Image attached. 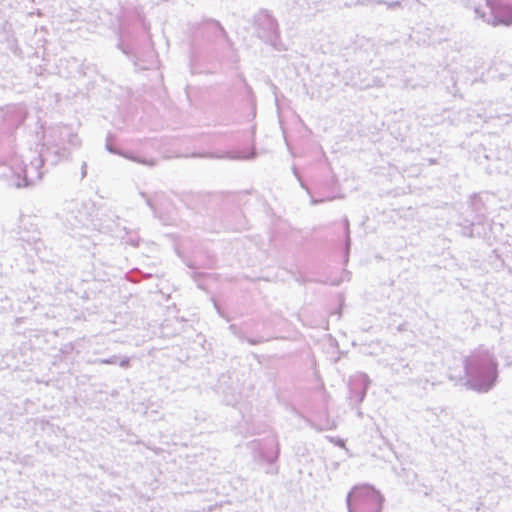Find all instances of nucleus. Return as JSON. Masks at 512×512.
<instances>
[{
    "instance_id": "b1692460",
    "label": "nucleus",
    "mask_w": 512,
    "mask_h": 512,
    "mask_svg": "<svg viewBox=\"0 0 512 512\" xmlns=\"http://www.w3.org/2000/svg\"><path fill=\"white\" fill-rule=\"evenodd\" d=\"M164 236H165V237H167V238H169V239H171V240L174 242V251H175V253H176L180 258L185 257V256L182 254V252L180 251V248H179V246H178V244H177V241H178V239H179V235L174 234V233H167V234H165Z\"/></svg>"
},
{
    "instance_id": "0eeeda50",
    "label": "nucleus",
    "mask_w": 512,
    "mask_h": 512,
    "mask_svg": "<svg viewBox=\"0 0 512 512\" xmlns=\"http://www.w3.org/2000/svg\"><path fill=\"white\" fill-rule=\"evenodd\" d=\"M249 447L252 450L254 463L263 468L267 475H277L279 473L281 445L276 438L255 439L249 443Z\"/></svg>"
},
{
    "instance_id": "f257e3e1",
    "label": "nucleus",
    "mask_w": 512,
    "mask_h": 512,
    "mask_svg": "<svg viewBox=\"0 0 512 512\" xmlns=\"http://www.w3.org/2000/svg\"><path fill=\"white\" fill-rule=\"evenodd\" d=\"M239 62L235 42L219 20L206 17L194 25L189 55L192 74L216 73L224 65L238 69Z\"/></svg>"
},
{
    "instance_id": "412c9836",
    "label": "nucleus",
    "mask_w": 512,
    "mask_h": 512,
    "mask_svg": "<svg viewBox=\"0 0 512 512\" xmlns=\"http://www.w3.org/2000/svg\"><path fill=\"white\" fill-rule=\"evenodd\" d=\"M190 276L194 280V282L197 283L198 288L202 290L205 289V286L202 282L208 277V273L193 271L192 273H190Z\"/></svg>"
},
{
    "instance_id": "f8f14e48",
    "label": "nucleus",
    "mask_w": 512,
    "mask_h": 512,
    "mask_svg": "<svg viewBox=\"0 0 512 512\" xmlns=\"http://www.w3.org/2000/svg\"><path fill=\"white\" fill-rule=\"evenodd\" d=\"M160 140L157 138L145 139L141 142L139 149L130 148V161L153 167L157 164L160 152Z\"/></svg>"
},
{
    "instance_id": "c03bdc74",
    "label": "nucleus",
    "mask_w": 512,
    "mask_h": 512,
    "mask_svg": "<svg viewBox=\"0 0 512 512\" xmlns=\"http://www.w3.org/2000/svg\"><path fill=\"white\" fill-rule=\"evenodd\" d=\"M435 162H436L435 160H432V159L430 160L431 164H434Z\"/></svg>"
},
{
    "instance_id": "393cba45",
    "label": "nucleus",
    "mask_w": 512,
    "mask_h": 512,
    "mask_svg": "<svg viewBox=\"0 0 512 512\" xmlns=\"http://www.w3.org/2000/svg\"><path fill=\"white\" fill-rule=\"evenodd\" d=\"M239 339L241 341H246L247 343H249L250 345H258L260 343H263L264 342V339L262 337H248L246 335H239Z\"/></svg>"
},
{
    "instance_id": "9b49d317",
    "label": "nucleus",
    "mask_w": 512,
    "mask_h": 512,
    "mask_svg": "<svg viewBox=\"0 0 512 512\" xmlns=\"http://www.w3.org/2000/svg\"><path fill=\"white\" fill-rule=\"evenodd\" d=\"M139 29L143 34L145 41H150V24L146 21V18L142 12L138 9H130V29ZM130 61H133V65L136 71L148 69L147 62L145 60H139L133 52L132 44V31L130 30Z\"/></svg>"
},
{
    "instance_id": "6e6552de",
    "label": "nucleus",
    "mask_w": 512,
    "mask_h": 512,
    "mask_svg": "<svg viewBox=\"0 0 512 512\" xmlns=\"http://www.w3.org/2000/svg\"><path fill=\"white\" fill-rule=\"evenodd\" d=\"M486 10L475 8L476 15L493 26H512V0H485Z\"/></svg>"
},
{
    "instance_id": "f3484780",
    "label": "nucleus",
    "mask_w": 512,
    "mask_h": 512,
    "mask_svg": "<svg viewBox=\"0 0 512 512\" xmlns=\"http://www.w3.org/2000/svg\"><path fill=\"white\" fill-rule=\"evenodd\" d=\"M493 255H490V258L494 256L495 261H492L491 263L497 267V268H504L508 267L509 270H511L509 264L507 263L508 260L512 259V251H508L506 254L500 253L498 249H494L492 251Z\"/></svg>"
},
{
    "instance_id": "f704fd0d",
    "label": "nucleus",
    "mask_w": 512,
    "mask_h": 512,
    "mask_svg": "<svg viewBox=\"0 0 512 512\" xmlns=\"http://www.w3.org/2000/svg\"><path fill=\"white\" fill-rule=\"evenodd\" d=\"M423 487L426 488V490L424 491V496L425 497H430V498H433V494H434V489L432 487L428 488L426 485L423 484Z\"/></svg>"
},
{
    "instance_id": "39448f33",
    "label": "nucleus",
    "mask_w": 512,
    "mask_h": 512,
    "mask_svg": "<svg viewBox=\"0 0 512 512\" xmlns=\"http://www.w3.org/2000/svg\"><path fill=\"white\" fill-rule=\"evenodd\" d=\"M385 495L369 482L354 484L346 494L347 512H383Z\"/></svg>"
},
{
    "instance_id": "e433bc0d",
    "label": "nucleus",
    "mask_w": 512,
    "mask_h": 512,
    "mask_svg": "<svg viewBox=\"0 0 512 512\" xmlns=\"http://www.w3.org/2000/svg\"><path fill=\"white\" fill-rule=\"evenodd\" d=\"M129 243H130V246L139 247L140 239L134 240L132 235L130 234Z\"/></svg>"
},
{
    "instance_id": "6ab92c4d",
    "label": "nucleus",
    "mask_w": 512,
    "mask_h": 512,
    "mask_svg": "<svg viewBox=\"0 0 512 512\" xmlns=\"http://www.w3.org/2000/svg\"><path fill=\"white\" fill-rule=\"evenodd\" d=\"M225 157L229 159H253L256 157V153L254 150H250L249 152L228 151Z\"/></svg>"
},
{
    "instance_id": "dca6fc26",
    "label": "nucleus",
    "mask_w": 512,
    "mask_h": 512,
    "mask_svg": "<svg viewBox=\"0 0 512 512\" xmlns=\"http://www.w3.org/2000/svg\"><path fill=\"white\" fill-rule=\"evenodd\" d=\"M138 195L141 198H143L145 204L153 211L154 217L158 218L163 225H167V226H177L178 225L176 218H173L171 216L164 215V214H159L157 212L153 198L151 196H149L147 193L142 192V191H139Z\"/></svg>"
},
{
    "instance_id": "7c9ffc66",
    "label": "nucleus",
    "mask_w": 512,
    "mask_h": 512,
    "mask_svg": "<svg viewBox=\"0 0 512 512\" xmlns=\"http://www.w3.org/2000/svg\"><path fill=\"white\" fill-rule=\"evenodd\" d=\"M283 136H284V139H285V143H286L287 149L289 150V152L291 153V155H292L293 157H297V156H299V154L295 151V149H294V147L292 146V144L290 143V141L287 139L286 134H285V131H283Z\"/></svg>"
},
{
    "instance_id": "1a4fd4ad",
    "label": "nucleus",
    "mask_w": 512,
    "mask_h": 512,
    "mask_svg": "<svg viewBox=\"0 0 512 512\" xmlns=\"http://www.w3.org/2000/svg\"><path fill=\"white\" fill-rule=\"evenodd\" d=\"M249 193V190H245L237 193L220 192L197 194L193 197V201L195 202L194 206L188 204V207H191L192 209H199L205 212L208 216H216L221 210H223L224 204L227 200L240 202L242 197Z\"/></svg>"
},
{
    "instance_id": "a878e982",
    "label": "nucleus",
    "mask_w": 512,
    "mask_h": 512,
    "mask_svg": "<svg viewBox=\"0 0 512 512\" xmlns=\"http://www.w3.org/2000/svg\"><path fill=\"white\" fill-rule=\"evenodd\" d=\"M214 308L216 309L218 315L222 318H224L227 322L231 320L229 315L225 312V310L222 308V306L216 301L213 300Z\"/></svg>"
},
{
    "instance_id": "5701e85b",
    "label": "nucleus",
    "mask_w": 512,
    "mask_h": 512,
    "mask_svg": "<svg viewBox=\"0 0 512 512\" xmlns=\"http://www.w3.org/2000/svg\"><path fill=\"white\" fill-rule=\"evenodd\" d=\"M164 236H165V237H167V238H169V239H171V240L174 242V251H175V253H176L180 258L185 257V256L182 254V252L180 251V248H179V246H178V244H177V241H178V239H179V235L174 234V233H167V234H165Z\"/></svg>"
},
{
    "instance_id": "473e14b6",
    "label": "nucleus",
    "mask_w": 512,
    "mask_h": 512,
    "mask_svg": "<svg viewBox=\"0 0 512 512\" xmlns=\"http://www.w3.org/2000/svg\"><path fill=\"white\" fill-rule=\"evenodd\" d=\"M182 260H183L184 264L188 268H190V269H196L197 268V265L193 261L188 260L186 257H183Z\"/></svg>"
},
{
    "instance_id": "a211bd4d",
    "label": "nucleus",
    "mask_w": 512,
    "mask_h": 512,
    "mask_svg": "<svg viewBox=\"0 0 512 512\" xmlns=\"http://www.w3.org/2000/svg\"><path fill=\"white\" fill-rule=\"evenodd\" d=\"M244 87H245V91H246L245 98L247 100V104L250 107L249 116H251V119H254L256 117V112H257L256 96L253 92L252 87L246 82L245 79H244Z\"/></svg>"
},
{
    "instance_id": "a19ab883",
    "label": "nucleus",
    "mask_w": 512,
    "mask_h": 512,
    "mask_svg": "<svg viewBox=\"0 0 512 512\" xmlns=\"http://www.w3.org/2000/svg\"><path fill=\"white\" fill-rule=\"evenodd\" d=\"M140 322L141 323H138V320L135 319V323L133 324V326H136L138 329L140 328V325H142L144 327L145 326V322H144L143 318L140 319Z\"/></svg>"
},
{
    "instance_id": "f03ea898",
    "label": "nucleus",
    "mask_w": 512,
    "mask_h": 512,
    "mask_svg": "<svg viewBox=\"0 0 512 512\" xmlns=\"http://www.w3.org/2000/svg\"><path fill=\"white\" fill-rule=\"evenodd\" d=\"M456 227L461 236L482 239L489 246L503 241L504 225L489 219L488 207L481 194L469 197L467 207L459 213Z\"/></svg>"
},
{
    "instance_id": "2eb2a0df",
    "label": "nucleus",
    "mask_w": 512,
    "mask_h": 512,
    "mask_svg": "<svg viewBox=\"0 0 512 512\" xmlns=\"http://www.w3.org/2000/svg\"><path fill=\"white\" fill-rule=\"evenodd\" d=\"M471 156L478 165L485 168L496 157V149L481 143L473 149Z\"/></svg>"
},
{
    "instance_id": "ea45409f",
    "label": "nucleus",
    "mask_w": 512,
    "mask_h": 512,
    "mask_svg": "<svg viewBox=\"0 0 512 512\" xmlns=\"http://www.w3.org/2000/svg\"><path fill=\"white\" fill-rule=\"evenodd\" d=\"M138 442H139L138 437L136 435L130 433L129 443L132 444V443H138Z\"/></svg>"
},
{
    "instance_id": "2f4dec72",
    "label": "nucleus",
    "mask_w": 512,
    "mask_h": 512,
    "mask_svg": "<svg viewBox=\"0 0 512 512\" xmlns=\"http://www.w3.org/2000/svg\"><path fill=\"white\" fill-rule=\"evenodd\" d=\"M343 267H346L343 265ZM351 272L349 270H347L346 268H343L342 270V273H341V279H343V282L344 281H350L351 280Z\"/></svg>"
},
{
    "instance_id": "aec40b11",
    "label": "nucleus",
    "mask_w": 512,
    "mask_h": 512,
    "mask_svg": "<svg viewBox=\"0 0 512 512\" xmlns=\"http://www.w3.org/2000/svg\"><path fill=\"white\" fill-rule=\"evenodd\" d=\"M217 262H218V259H217L216 254L213 252H210V251H206L205 258L202 262L201 267L206 268V269H215L217 267Z\"/></svg>"
},
{
    "instance_id": "4468645a",
    "label": "nucleus",
    "mask_w": 512,
    "mask_h": 512,
    "mask_svg": "<svg viewBox=\"0 0 512 512\" xmlns=\"http://www.w3.org/2000/svg\"><path fill=\"white\" fill-rule=\"evenodd\" d=\"M343 226V238L340 240L338 244V250L341 253L342 260L341 263L344 266H347L350 259L351 252V230H350V222L347 216H344L342 219Z\"/></svg>"
},
{
    "instance_id": "bb28decb",
    "label": "nucleus",
    "mask_w": 512,
    "mask_h": 512,
    "mask_svg": "<svg viewBox=\"0 0 512 512\" xmlns=\"http://www.w3.org/2000/svg\"><path fill=\"white\" fill-rule=\"evenodd\" d=\"M319 283L328 284V285L337 287L343 283V279H341L340 277L339 278H329L325 281H319Z\"/></svg>"
},
{
    "instance_id": "cd10ccee",
    "label": "nucleus",
    "mask_w": 512,
    "mask_h": 512,
    "mask_svg": "<svg viewBox=\"0 0 512 512\" xmlns=\"http://www.w3.org/2000/svg\"><path fill=\"white\" fill-rule=\"evenodd\" d=\"M330 441L333 442L336 446H338L340 448H344L347 452H349L348 448L346 447V442L343 438L332 437V438H330Z\"/></svg>"
},
{
    "instance_id": "423d86ee",
    "label": "nucleus",
    "mask_w": 512,
    "mask_h": 512,
    "mask_svg": "<svg viewBox=\"0 0 512 512\" xmlns=\"http://www.w3.org/2000/svg\"><path fill=\"white\" fill-rule=\"evenodd\" d=\"M253 35L275 51L284 52L288 48L282 41L281 30L277 18L272 11L260 8L252 18Z\"/></svg>"
},
{
    "instance_id": "c756f323",
    "label": "nucleus",
    "mask_w": 512,
    "mask_h": 512,
    "mask_svg": "<svg viewBox=\"0 0 512 512\" xmlns=\"http://www.w3.org/2000/svg\"><path fill=\"white\" fill-rule=\"evenodd\" d=\"M378 3L379 4H386L388 6V8H390V9H395V8L401 7V2L398 1V0L391 1V2H387L385 0H379Z\"/></svg>"
},
{
    "instance_id": "72a5a7b5",
    "label": "nucleus",
    "mask_w": 512,
    "mask_h": 512,
    "mask_svg": "<svg viewBox=\"0 0 512 512\" xmlns=\"http://www.w3.org/2000/svg\"><path fill=\"white\" fill-rule=\"evenodd\" d=\"M339 307L337 308L336 312L341 314L342 307L344 306L345 298L343 294H339Z\"/></svg>"
},
{
    "instance_id": "37998d69",
    "label": "nucleus",
    "mask_w": 512,
    "mask_h": 512,
    "mask_svg": "<svg viewBox=\"0 0 512 512\" xmlns=\"http://www.w3.org/2000/svg\"><path fill=\"white\" fill-rule=\"evenodd\" d=\"M383 439H384V441H385V444H386L390 449H392V444H391L387 439H385L384 437H383Z\"/></svg>"
},
{
    "instance_id": "20e7f679",
    "label": "nucleus",
    "mask_w": 512,
    "mask_h": 512,
    "mask_svg": "<svg viewBox=\"0 0 512 512\" xmlns=\"http://www.w3.org/2000/svg\"><path fill=\"white\" fill-rule=\"evenodd\" d=\"M464 377L462 385L479 394L494 389L498 383V361L488 350H477L463 360Z\"/></svg>"
},
{
    "instance_id": "58836bf2",
    "label": "nucleus",
    "mask_w": 512,
    "mask_h": 512,
    "mask_svg": "<svg viewBox=\"0 0 512 512\" xmlns=\"http://www.w3.org/2000/svg\"><path fill=\"white\" fill-rule=\"evenodd\" d=\"M138 273V268H132L130 269V278H129V281L132 282L135 280L134 278V275L133 274H136Z\"/></svg>"
},
{
    "instance_id": "7ed1b4c3",
    "label": "nucleus",
    "mask_w": 512,
    "mask_h": 512,
    "mask_svg": "<svg viewBox=\"0 0 512 512\" xmlns=\"http://www.w3.org/2000/svg\"><path fill=\"white\" fill-rule=\"evenodd\" d=\"M318 150L319 160L308 179L300 173L295 165L292 166V173L300 187L309 195L311 205L331 202L345 197L342 193L340 181L328 162L325 152L320 146Z\"/></svg>"
},
{
    "instance_id": "c9c22d12",
    "label": "nucleus",
    "mask_w": 512,
    "mask_h": 512,
    "mask_svg": "<svg viewBox=\"0 0 512 512\" xmlns=\"http://www.w3.org/2000/svg\"><path fill=\"white\" fill-rule=\"evenodd\" d=\"M229 330H230L234 335H236V336H238V337H239V335H241L240 333H238V327H237V325H235V324H230V326H229Z\"/></svg>"
},
{
    "instance_id": "ddd939ff",
    "label": "nucleus",
    "mask_w": 512,
    "mask_h": 512,
    "mask_svg": "<svg viewBox=\"0 0 512 512\" xmlns=\"http://www.w3.org/2000/svg\"><path fill=\"white\" fill-rule=\"evenodd\" d=\"M512 165V151L503 148L496 149V157L485 166V171L489 175L500 174L509 177Z\"/></svg>"
},
{
    "instance_id": "79ce46f5",
    "label": "nucleus",
    "mask_w": 512,
    "mask_h": 512,
    "mask_svg": "<svg viewBox=\"0 0 512 512\" xmlns=\"http://www.w3.org/2000/svg\"><path fill=\"white\" fill-rule=\"evenodd\" d=\"M299 121H300V123L303 125V127H304V129H305L306 133H307L308 135H311V134H312V131H311V130H310V129H309V128L304 124L303 120H302L301 118H299Z\"/></svg>"
},
{
    "instance_id": "9d476101",
    "label": "nucleus",
    "mask_w": 512,
    "mask_h": 512,
    "mask_svg": "<svg viewBox=\"0 0 512 512\" xmlns=\"http://www.w3.org/2000/svg\"><path fill=\"white\" fill-rule=\"evenodd\" d=\"M371 384V379L364 372H358L351 375L348 380V400L352 409H359L362 402L367 396L368 389ZM358 415L362 412L358 410Z\"/></svg>"
},
{
    "instance_id": "c85d7f7f",
    "label": "nucleus",
    "mask_w": 512,
    "mask_h": 512,
    "mask_svg": "<svg viewBox=\"0 0 512 512\" xmlns=\"http://www.w3.org/2000/svg\"><path fill=\"white\" fill-rule=\"evenodd\" d=\"M143 274L147 277H153L158 275L157 267L155 265H148L147 271H144Z\"/></svg>"
},
{
    "instance_id": "4be33fe9",
    "label": "nucleus",
    "mask_w": 512,
    "mask_h": 512,
    "mask_svg": "<svg viewBox=\"0 0 512 512\" xmlns=\"http://www.w3.org/2000/svg\"><path fill=\"white\" fill-rule=\"evenodd\" d=\"M343 81L345 85L358 86V82L355 77L354 70H347L343 75Z\"/></svg>"
},
{
    "instance_id": "4c0bfd02",
    "label": "nucleus",
    "mask_w": 512,
    "mask_h": 512,
    "mask_svg": "<svg viewBox=\"0 0 512 512\" xmlns=\"http://www.w3.org/2000/svg\"><path fill=\"white\" fill-rule=\"evenodd\" d=\"M271 87H272V91H273V94L275 95V102H276V105H278V97H277V91H278V88L275 84H271Z\"/></svg>"
}]
</instances>
